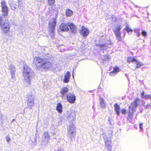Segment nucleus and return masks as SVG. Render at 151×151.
<instances>
[{
  "instance_id": "obj_18",
  "label": "nucleus",
  "mask_w": 151,
  "mask_h": 151,
  "mask_svg": "<svg viewBox=\"0 0 151 151\" xmlns=\"http://www.w3.org/2000/svg\"><path fill=\"white\" fill-rule=\"evenodd\" d=\"M44 58L47 61H50L51 63V61L53 60V58L52 55L50 54L46 55L44 57Z\"/></svg>"
},
{
  "instance_id": "obj_23",
  "label": "nucleus",
  "mask_w": 151,
  "mask_h": 151,
  "mask_svg": "<svg viewBox=\"0 0 151 151\" xmlns=\"http://www.w3.org/2000/svg\"><path fill=\"white\" fill-rule=\"evenodd\" d=\"M100 104L102 108H105V104L104 100L101 97H100Z\"/></svg>"
},
{
  "instance_id": "obj_2",
  "label": "nucleus",
  "mask_w": 151,
  "mask_h": 151,
  "mask_svg": "<svg viewBox=\"0 0 151 151\" xmlns=\"http://www.w3.org/2000/svg\"><path fill=\"white\" fill-rule=\"evenodd\" d=\"M33 63L36 66L37 69L40 71L49 69L52 65L50 61H45L38 57H35L34 59Z\"/></svg>"
},
{
  "instance_id": "obj_27",
  "label": "nucleus",
  "mask_w": 151,
  "mask_h": 151,
  "mask_svg": "<svg viewBox=\"0 0 151 151\" xmlns=\"http://www.w3.org/2000/svg\"><path fill=\"white\" fill-rule=\"evenodd\" d=\"M102 135L103 136V138L104 139V142L110 140V139L107 137L105 133H103Z\"/></svg>"
},
{
  "instance_id": "obj_16",
  "label": "nucleus",
  "mask_w": 151,
  "mask_h": 151,
  "mask_svg": "<svg viewBox=\"0 0 151 151\" xmlns=\"http://www.w3.org/2000/svg\"><path fill=\"white\" fill-rule=\"evenodd\" d=\"M70 77V73L68 71L65 75L63 82L65 83H68L69 81Z\"/></svg>"
},
{
  "instance_id": "obj_15",
  "label": "nucleus",
  "mask_w": 151,
  "mask_h": 151,
  "mask_svg": "<svg viewBox=\"0 0 151 151\" xmlns=\"http://www.w3.org/2000/svg\"><path fill=\"white\" fill-rule=\"evenodd\" d=\"M68 26V24L63 23L60 25V29L62 31H67L69 29Z\"/></svg>"
},
{
  "instance_id": "obj_19",
  "label": "nucleus",
  "mask_w": 151,
  "mask_h": 151,
  "mask_svg": "<svg viewBox=\"0 0 151 151\" xmlns=\"http://www.w3.org/2000/svg\"><path fill=\"white\" fill-rule=\"evenodd\" d=\"M95 44L96 46H99L100 48L102 50H104L107 49V47L106 44H101L100 43H97L96 42Z\"/></svg>"
},
{
  "instance_id": "obj_30",
  "label": "nucleus",
  "mask_w": 151,
  "mask_h": 151,
  "mask_svg": "<svg viewBox=\"0 0 151 151\" xmlns=\"http://www.w3.org/2000/svg\"><path fill=\"white\" fill-rule=\"evenodd\" d=\"M113 71L117 74L119 71V67L116 66L114 68Z\"/></svg>"
},
{
  "instance_id": "obj_29",
  "label": "nucleus",
  "mask_w": 151,
  "mask_h": 151,
  "mask_svg": "<svg viewBox=\"0 0 151 151\" xmlns=\"http://www.w3.org/2000/svg\"><path fill=\"white\" fill-rule=\"evenodd\" d=\"M16 1H18V2H19V0H9L8 3L10 5H12L13 4L16 3Z\"/></svg>"
},
{
  "instance_id": "obj_28",
  "label": "nucleus",
  "mask_w": 151,
  "mask_h": 151,
  "mask_svg": "<svg viewBox=\"0 0 151 151\" xmlns=\"http://www.w3.org/2000/svg\"><path fill=\"white\" fill-rule=\"evenodd\" d=\"M18 5V4H17V3H16L13 4H12V5H10V7H11L12 9L14 11L16 9V6H17V5Z\"/></svg>"
},
{
  "instance_id": "obj_47",
  "label": "nucleus",
  "mask_w": 151,
  "mask_h": 151,
  "mask_svg": "<svg viewBox=\"0 0 151 151\" xmlns=\"http://www.w3.org/2000/svg\"><path fill=\"white\" fill-rule=\"evenodd\" d=\"M59 151H64L63 150H59Z\"/></svg>"
},
{
  "instance_id": "obj_36",
  "label": "nucleus",
  "mask_w": 151,
  "mask_h": 151,
  "mask_svg": "<svg viewBox=\"0 0 151 151\" xmlns=\"http://www.w3.org/2000/svg\"><path fill=\"white\" fill-rule=\"evenodd\" d=\"M150 95H146L144 96V98L146 99H150Z\"/></svg>"
},
{
  "instance_id": "obj_37",
  "label": "nucleus",
  "mask_w": 151,
  "mask_h": 151,
  "mask_svg": "<svg viewBox=\"0 0 151 151\" xmlns=\"http://www.w3.org/2000/svg\"><path fill=\"white\" fill-rule=\"evenodd\" d=\"M139 129H140V130L141 131H142L143 130V127H142V126H143V124L142 123H140L139 124Z\"/></svg>"
},
{
  "instance_id": "obj_48",
  "label": "nucleus",
  "mask_w": 151,
  "mask_h": 151,
  "mask_svg": "<svg viewBox=\"0 0 151 151\" xmlns=\"http://www.w3.org/2000/svg\"><path fill=\"white\" fill-rule=\"evenodd\" d=\"M53 135L55 134V133H53Z\"/></svg>"
},
{
  "instance_id": "obj_38",
  "label": "nucleus",
  "mask_w": 151,
  "mask_h": 151,
  "mask_svg": "<svg viewBox=\"0 0 151 151\" xmlns=\"http://www.w3.org/2000/svg\"><path fill=\"white\" fill-rule=\"evenodd\" d=\"M142 34L144 36H145L147 35V33L145 31H143L142 32Z\"/></svg>"
},
{
  "instance_id": "obj_17",
  "label": "nucleus",
  "mask_w": 151,
  "mask_h": 151,
  "mask_svg": "<svg viewBox=\"0 0 151 151\" xmlns=\"http://www.w3.org/2000/svg\"><path fill=\"white\" fill-rule=\"evenodd\" d=\"M105 147L108 151H111V146L110 145L111 142L110 140L105 142Z\"/></svg>"
},
{
  "instance_id": "obj_11",
  "label": "nucleus",
  "mask_w": 151,
  "mask_h": 151,
  "mask_svg": "<svg viewBox=\"0 0 151 151\" xmlns=\"http://www.w3.org/2000/svg\"><path fill=\"white\" fill-rule=\"evenodd\" d=\"M80 33L83 37H86L89 34V31L88 29L85 28L84 26H82L81 30Z\"/></svg>"
},
{
  "instance_id": "obj_14",
  "label": "nucleus",
  "mask_w": 151,
  "mask_h": 151,
  "mask_svg": "<svg viewBox=\"0 0 151 151\" xmlns=\"http://www.w3.org/2000/svg\"><path fill=\"white\" fill-rule=\"evenodd\" d=\"M68 25L71 31L73 33H75L76 32V26L72 23L68 22Z\"/></svg>"
},
{
  "instance_id": "obj_43",
  "label": "nucleus",
  "mask_w": 151,
  "mask_h": 151,
  "mask_svg": "<svg viewBox=\"0 0 151 151\" xmlns=\"http://www.w3.org/2000/svg\"><path fill=\"white\" fill-rule=\"evenodd\" d=\"M75 117H76V116H75V115H74V116H73V118H72V120H73L75 119Z\"/></svg>"
},
{
  "instance_id": "obj_42",
  "label": "nucleus",
  "mask_w": 151,
  "mask_h": 151,
  "mask_svg": "<svg viewBox=\"0 0 151 151\" xmlns=\"http://www.w3.org/2000/svg\"><path fill=\"white\" fill-rule=\"evenodd\" d=\"M114 21H115L116 20V18L115 17H114L112 19Z\"/></svg>"
},
{
  "instance_id": "obj_8",
  "label": "nucleus",
  "mask_w": 151,
  "mask_h": 151,
  "mask_svg": "<svg viewBox=\"0 0 151 151\" xmlns=\"http://www.w3.org/2000/svg\"><path fill=\"white\" fill-rule=\"evenodd\" d=\"M68 101L71 104H74L76 99V96L74 94L71 93H69L66 95Z\"/></svg>"
},
{
  "instance_id": "obj_41",
  "label": "nucleus",
  "mask_w": 151,
  "mask_h": 151,
  "mask_svg": "<svg viewBox=\"0 0 151 151\" xmlns=\"http://www.w3.org/2000/svg\"><path fill=\"white\" fill-rule=\"evenodd\" d=\"M144 92L143 91L141 93V96L142 98H144V96H145L144 95Z\"/></svg>"
},
{
  "instance_id": "obj_21",
  "label": "nucleus",
  "mask_w": 151,
  "mask_h": 151,
  "mask_svg": "<svg viewBox=\"0 0 151 151\" xmlns=\"http://www.w3.org/2000/svg\"><path fill=\"white\" fill-rule=\"evenodd\" d=\"M62 106L61 103H58L57 104L56 110L59 113H61L62 112Z\"/></svg>"
},
{
  "instance_id": "obj_45",
  "label": "nucleus",
  "mask_w": 151,
  "mask_h": 151,
  "mask_svg": "<svg viewBox=\"0 0 151 151\" xmlns=\"http://www.w3.org/2000/svg\"><path fill=\"white\" fill-rule=\"evenodd\" d=\"M140 35V34L139 33H138V34H137V37H138Z\"/></svg>"
},
{
  "instance_id": "obj_49",
  "label": "nucleus",
  "mask_w": 151,
  "mask_h": 151,
  "mask_svg": "<svg viewBox=\"0 0 151 151\" xmlns=\"http://www.w3.org/2000/svg\"><path fill=\"white\" fill-rule=\"evenodd\" d=\"M14 119H13V120L12 121H14Z\"/></svg>"
},
{
  "instance_id": "obj_24",
  "label": "nucleus",
  "mask_w": 151,
  "mask_h": 151,
  "mask_svg": "<svg viewBox=\"0 0 151 151\" xmlns=\"http://www.w3.org/2000/svg\"><path fill=\"white\" fill-rule=\"evenodd\" d=\"M134 63L136 65V67L137 68H139L141 66L143 65L141 62L137 61V59L134 62Z\"/></svg>"
},
{
  "instance_id": "obj_6",
  "label": "nucleus",
  "mask_w": 151,
  "mask_h": 151,
  "mask_svg": "<svg viewBox=\"0 0 151 151\" xmlns=\"http://www.w3.org/2000/svg\"><path fill=\"white\" fill-rule=\"evenodd\" d=\"M34 97L32 95L28 96L27 97V107L30 109L32 108V106L34 104Z\"/></svg>"
},
{
  "instance_id": "obj_7",
  "label": "nucleus",
  "mask_w": 151,
  "mask_h": 151,
  "mask_svg": "<svg viewBox=\"0 0 151 151\" xmlns=\"http://www.w3.org/2000/svg\"><path fill=\"white\" fill-rule=\"evenodd\" d=\"M139 99L137 98H136L133 102L131 103V106L129 107V109H131L135 111V109L139 104Z\"/></svg>"
},
{
  "instance_id": "obj_10",
  "label": "nucleus",
  "mask_w": 151,
  "mask_h": 151,
  "mask_svg": "<svg viewBox=\"0 0 151 151\" xmlns=\"http://www.w3.org/2000/svg\"><path fill=\"white\" fill-rule=\"evenodd\" d=\"M121 29V27L120 26L117 27L116 29L114 31L116 37L119 41L122 40V38L121 36V33L120 32V30Z\"/></svg>"
},
{
  "instance_id": "obj_1",
  "label": "nucleus",
  "mask_w": 151,
  "mask_h": 151,
  "mask_svg": "<svg viewBox=\"0 0 151 151\" xmlns=\"http://www.w3.org/2000/svg\"><path fill=\"white\" fill-rule=\"evenodd\" d=\"M2 15L0 16V27L1 31L4 34L8 33L10 31V25L7 19L5 17L8 15V9L6 2L4 1L1 3Z\"/></svg>"
},
{
  "instance_id": "obj_13",
  "label": "nucleus",
  "mask_w": 151,
  "mask_h": 151,
  "mask_svg": "<svg viewBox=\"0 0 151 151\" xmlns=\"http://www.w3.org/2000/svg\"><path fill=\"white\" fill-rule=\"evenodd\" d=\"M42 138L44 141L46 142L47 143L49 142L50 139V137L47 132L44 133Z\"/></svg>"
},
{
  "instance_id": "obj_39",
  "label": "nucleus",
  "mask_w": 151,
  "mask_h": 151,
  "mask_svg": "<svg viewBox=\"0 0 151 151\" xmlns=\"http://www.w3.org/2000/svg\"><path fill=\"white\" fill-rule=\"evenodd\" d=\"M151 105L149 104H147L146 106H145V108H149L150 107Z\"/></svg>"
},
{
  "instance_id": "obj_31",
  "label": "nucleus",
  "mask_w": 151,
  "mask_h": 151,
  "mask_svg": "<svg viewBox=\"0 0 151 151\" xmlns=\"http://www.w3.org/2000/svg\"><path fill=\"white\" fill-rule=\"evenodd\" d=\"M110 56L107 55H105L103 58V59L106 61L108 60L109 61L110 59Z\"/></svg>"
},
{
  "instance_id": "obj_44",
  "label": "nucleus",
  "mask_w": 151,
  "mask_h": 151,
  "mask_svg": "<svg viewBox=\"0 0 151 151\" xmlns=\"http://www.w3.org/2000/svg\"><path fill=\"white\" fill-rule=\"evenodd\" d=\"M0 116H1V119H2V116H3V115L2 114H1V115H0Z\"/></svg>"
},
{
  "instance_id": "obj_33",
  "label": "nucleus",
  "mask_w": 151,
  "mask_h": 151,
  "mask_svg": "<svg viewBox=\"0 0 151 151\" xmlns=\"http://www.w3.org/2000/svg\"><path fill=\"white\" fill-rule=\"evenodd\" d=\"M8 143H9L11 141V139L10 138L9 135H7L5 137Z\"/></svg>"
},
{
  "instance_id": "obj_40",
  "label": "nucleus",
  "mask_w": 151,
  "mask_h": 151,
  "mask_svg": "<svg viewBox=\"0 0 151 151\" xmlns=\"http://www.w3.org/2000/svg\"><path fill=\"white\" fill-rule=\"evenodd\" d=\"M122 114H124L126 113V110L125 109H123L122 110Z\"/></svg>"
},
{
  "instance_id": "obj_20",
  "label": "nucleus",
  "mask_w": 151,
  "mask_h": 151,
  "mask_svg": "<svg viewBox=\"0 0 151 151\" xmlns=\"http://www.w3.org/2000/svg\"><path fill=\"white\" fill-rule=\"evenodd\" d=\"M114 110L116 114L119 115L120 114V106L116 104H115L114 105Z\"/></svg>"
},
{
  "instance_id": "obj_12",
  "label": "nucleus",
  "mask_w": 151,
  "mask_h": 151,
  "mask_svg": "<svg viewBox=\"0 0 151 151\" xmlns=\"http://www.w3.org/2000/svg\"><path fill=\"white\" fill-rule=\"evenodd\" d=\"M69 91V89L66 87H64L61 89L60 92L61 93V97L63 98L65 96H66L68 92Z\"/></svg>"
},
{
  "instance_id": "obj_22",
  "label": "nucleus",
  "mask_w": 151,
  "mask_h": 151,
  "mask_svg": "<svg viewBox=\"0 0 151 151\" xmlns=\"http://www.w3.org/2000/svg\"><path fill=\"white\" fill-rule=\"evenodd\" d=\"M134 111L131 110V109H129V114L127 117V119L128 120L132 118Z\"/></svg>"
},
{
  "instance_id": "obj_46",
  "label": "nucleus",
  "mask_w": 151,
  "mask_h": 151,
  "mask_svg": "<svg viewBox=\"0 0 151 151\" xmlns=\"http://www.w3.org/2000/svg\"><path fill=\"white\" fill-rule=\"evenodd\" d=\"M150 99H151V95H150Z\"/></svg>"
},
{
  "instance_id": "obj_32",
  "label": "nucleus",
  "mask_w": 151,
  "mask_h": 151,
  "mask_svg": "<svg viewBox=\"0 0 151 151\" xmlns=\"http://www.w3.org/2000/svg\"><path fill=\"white\" fill-rule=\"evenodd\" d=\"M48 3L49 5H52L55 3V0H48Z\"/></svg>"
},
{
  "instance_id": "obj_26",
  "label": "nucleus",
  "mask_w": 151,
  "mask_h": 151,
  "mask_svg": "<svg viewBox=\"0 0 151 151\" xmlns=\"http://www.w3.org/2000/svg\"><path fill=\"white\" fill-rule=\"evenodd\" d=\"M136 59L135 58L132 57H129L127 59V61L128 62H134L136 61Z\"/></svg>"
},
{
  "instance_id": "obj_35",
  "label": "nucleus",
  "mask_w": 151,
  "mask_h": 151,
  "mask_svg": "<svg viewBox=\"0 0 151 151\" xmlns=\"http://www.w3.org/2000/svg\"><path fill=\"white\" fill-rule=\"evenodd\" d=\"M116 74V73L114 72H113V71L109 73V75L111 76H114Z\"/></svg>"
},
{
  "instance_id": "obj_4",
  "label": "nucleus",
  "mask_w": 151,
  "mask_h": 151,
  "mask_svg": "<svg viewBox=\"0 0 151 151\" xmlns=\"http://www.w3.org/2000/svg\"><path fill=\"white\" fill-rule=\"evenodd\" d=\"M56 24V19L54 18L51 19L49 22V33L51 36V38L53 37V35L54 34V30Z\"/></svg>"
},
{
  "instance_id": "obj_3",
  "label": "nucleus",
  "mask_w": 151,
  "mask_h": 151,
  "mask_svg": "<svg viewBox=\"0 0 151 151\" xmlns=\"http://www.w3.org/2000/svg\"><path fill=\"white\" fill-rule=\"evenodd\" d=\"M23 74L24 81L30 85L31 83V78L34 75L33 70L29 66L25 65L23 68Z\"/></svg>"
},
{
  "instance_id": "obj_25",
  "label": "nucleus",
  "mask_w": 151,
  "mask_h": 151,
  "mask_svg": "<svg viewBox=\"0 0 151 151\" xmlns=\"http://www.w3.org/2000/svg\"><path fill=\"white\" fill-rule=\"evenodd\" d=\"M72 11L70 9L67 10L66 12V15L68 16H70L72 15Z\"/></svg>"
},
{
  "instance_id": "obj_5",
  "label": "nucleus",
  "mask_w": 151,
  "mask_h": 151,
  "mask_svg": "<svg viewBox=\"0 0 151 151\" xmlns=\"http://www.w3.org/2000/svg\"><path fill=\"white\" fill-rule=\"evenodd\" d=\"M76 135V127L74 124H71L68 129V135L72 139Z\"/></svg>"
},
{
  "instance_id": "obj_9",
  "label": "nucleus",
  "mask_w": 151,
  "mask_h": 151,
  "mask_svg": "<svg viewBox=\"0 0 151 151\" xmlns=\"http://www.w3.org/2000/svg\"><path fill=\"white\" fill-rule=\"evenodd\" d=\"M9 69L10 70V73L11 75L12 81H13L15 79V68L14 66L12 64H10L9 65Z\"/></svg>"
},
{
  "instance_id": "obj_34",
  "label": "nucleus",
  "mask_w": 151,
  "mask_h": 151,
  "mask_svg": "<svg viewBox=\"0 0 151 151\" xmlns=\"http://www.w3.org/2000/svg\"><path fill=\"white\" fill-rule=\"evenodd\" d=\"M125 29L128 32H132L133 31L131 29L129 28L127 26L126 27Z\"/></svg>"
}]
</instances>
